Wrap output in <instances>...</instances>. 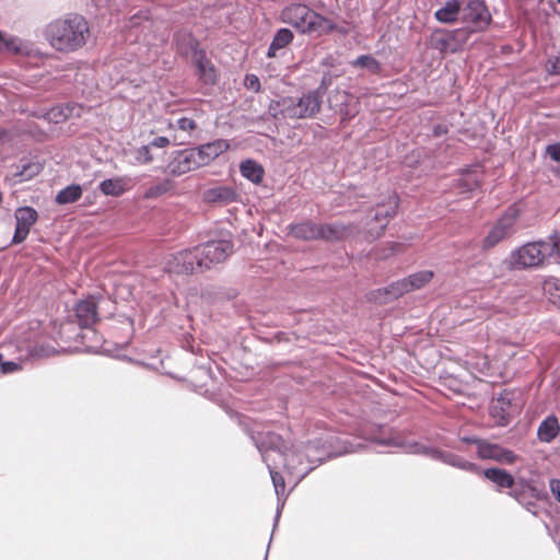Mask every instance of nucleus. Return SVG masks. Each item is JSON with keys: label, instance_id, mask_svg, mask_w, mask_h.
<instances>
[{"label": "nucleus", "instance_id": "nucleus-21", "mask_svg": "<svg viewBox=\"0 0 560 560\" xmlns=\"http://www.w3.org/2000/svg\"><path fill=\"white\" fill-rule=\"evenodd\" d=\"M434 460H439L443 464H446L448 466H452L464 471L472 474L480 472V466L478 464L469 462L455 453L442 451L440 448H436Z\"/></svg>", "mask_w": 560, "mask_h": 560}, {"label": "nucleus", "instance_id": "nucleus-52", "mask_svg": "<svg viewBox=\"0 0 560 560\" xmlns=\"http://www.w3.org/2000/svg\"><path fill=\"white\" fill-rule=\"evenodd\" d=\"M556 290L558 291V296L560 298V287H556Z\"/></svg>", "mask_w": 560, "mask_h": 560}, {"label": "nucleus", "instance_id": "nucleus-49", "mask_svg": "<svg viewBox=\"0 0 560 560\" xmlns=\"http://www.w3.org/2000/svg\"><path fill=\"white\" fill-rule=\"evenodd\" d=\"M550 490L555 498L560 502V480L559 479H552L550 481Z\"/></svg>", "mask_w": 560, "mask_h": 560}, {"label": "nucleus", "instance_id": "nucleus-50", "mask_svg": "<svg viewBox=\"0 0 560 560\" xmlns=\"http://www.w3.org/2000/svg\"><path fill=\"white\" fill-rule=\"evenodd\" d=\"M12 139L10 131L5 128H0V143H8Z\"/></svg>", "mask_w": 560, "mask_h": 560}, {"label": "nucleus", "instance_id": "nucleus-1", "mask_svg": "<svg viewBox=\"0 0 560 560\" xmlns=\"http://www.w3.org/2000/svg\"><path fill=\"white\" fill-rule=\"evenodd\" d=\"M44 37L58 52H75L83 48L90 38L89 23L83 15L68 13L50 21L45 26Z\"/></svg>", "mask_w": 560, "mask_h": 560}, {"label": "nucleus", "instance_id": "nucleus-24", "mask_svg": "<svg viewBox=\"0 0 560 560\" xmlns=\"http://www.w3.org/2000/svg\"><path fill=\"white\" fill-rule=\"evenodd\" d=\"M488 481L492 482L498 491L503 489H514L515 479L512 474L508 470L499 467H490L483 470L480 469V472Z\"/></svg>", "mask_w": 560, "mask_h": 560}, {"label": "nucleus", "instance_id": "nucleus-2", "mask_svg": "<svg viewBox=\"0 0 560 560\" xmlns=\"http://www.w3.org/2000/svg\"><path fill=\"white\" fill-rule=\"evenodd\" d=\"M326 89L325 81H322L317 89L304 92L301 96H283L271 101L268 112L275 119L314 118L320 112Z\"/></svg>", "mask_w": 560, "mask_h": 560}, {"label": "nucleus", "instance_id": "nucleus-23", "mask_svg": "<svg viewBox=\"0 0 560 560\" xmlns=\"http://www.w3.org/2000/svg\"><path fill=\"white\" fill-rule=\"evenodd\" d=\"M398 207V198L395 194L387 197L386 201L378 202L373 210L372 220L380 224V231L383 232L388 223L389 218L396 214Z\"/></svg>", "mask_w": 560, "mask_h": 560}, {"label": "nucleus", "instance_id": "nucleus-34", "mask_svg": "<svg viewBox=\"0 0 560 560\" xmlns=\"http://www.w3.org/2000/svg\"><path fill=\"white\" fill-rule=\"evenodd\" d=\"M433 278V271L431 270H422L416 273L410 275L405 278L408 284L409 291L418 290L429 283Z\"/></svg>", "mask_w": 560, "mask_h": 560}, {"label": "nucleus", "instance_id": "nucleus-10", "mask_svg": "<svg viewBox=\"0 0 560 560\" xmlns=\"http://www.w3.org/2000/svg\"><path fill=\"white\" fill-rule=\"evenodd\" d=\"M201 167L194 148L174 151L164 173L174 177L185 175Z\"/></svg>", "mask_w": 560, "mask_h": 560}, {"label": "nucleus", "instance_id": "nucleus-11", "mask_svg": "<svg viewBox=\"0 0 560 560\" xmlns=\"http://www.w3.org/2000/svg\"><path fill=\"white\" fill-rule=\"evenodd\" d=\"M105 303H108V301L103 298H96L94 295L79 301L74 307V313L79 326L82 329L92 328L94 324L100 319L98 308L102 307V304Z\"/></svg>", "mask_w": 560, "mask_h": 560}, {"label": "nucleus", "instance_id": "nucleus-53", "mask_svg": "<svg viewBox=\"0 0 560 560\" xmlns=\"http://www.w3.org/2000/svg\"><path fill=\"white\" fill-rule=\"evenodd\" d=\"M390 250H392V254H393V253H394V250H395V246H392V247H390Z\"/></svg>", "mask_w": 560, "mask_h": 560}, {"label": "nucleus", "instance_id": "nucleus-16", "mask_svg": "<svg viewBox=\"0 0 560 560\" xmlns=\"http://www.w3.org/2000/svg\"><path fill=\"white\" fill-rule=\"evenodd\" d=\"M191 61L196 68L198 80L206 85H214L217 82V71L211 60L208 59L206 51L198 48L197 43L191 46Z\"/></svg>", "mask_w": 560, "mask_h": 560}, {"label": "nucleus", "instance_id": "nucleus-42", "mask_svg": "<svg viewBox=\"0 0 560 560\" xmlns=\"http://www.w3.org/2000/svg\"><path fill=\"white\" fill-rule=\"evenodd\" d=\"M546 71L550 75H559L560 74V55L551 57L546 62Z\"/></svg>", "mask_w": 560, "mask_h": 560}, {"label": "nucleus", "instance_id": "nucleus-17", "mask_svg": "<svg viewBox=\"0 0 560 560\" xmlns=\"http://www.w3.org/2000/svg\"><path fill=\"white\" fill-rule=\"evenodd\" d=\"M240 195L235 188L225 185L210 187L202 192V199L207 203L226 206L238 201Z\"/></svg>", "mask_w": 560, "mask_h": 560}, {"label": "nucleus", "instance_id": "nucleus-7", "mask_svg": "<svg viewBox=\"0 0 560 560\" xmlns=\"http://www.w3.org/2000/svg\"><path fill=\"white\" fill-rule=\"evenodd\" d=\"M199 255L198 266L201 269H210L214 264L224 261L233 252V243L230 240H211L196 246Z\"/></svg>", "mask_w": 560, "mask_h": 560}, {"label": "nucleus", "instance_id": "nucleus-35", "mask_svg": "<svg viewBox=\"0 0 560 560\" xmlns=\"http://www.w3.org/2000/svg\"><path fill=\"white\" fill-rule=\"evenodd\" d=\"M351 65L355 68H364L374 74L380 73L382 69L381 62L371 55H361Z\"/></svg>", "mask_w": 560, "mask_h": 560}, {"label": "nucleus", "instance_id": "nucleus-19", "mask_svg": "<svg viewBox=\"0 0 560 560\" xmlns=\"http://www.w3.org/2000/svg\"><path fill=\"white\" fill-rule=\"evenodd\" d=\"M230 144L226 140L218 139L197 148H194L200 166H206L215 160L219 155L228 151Z\"/></svg>", "mask_w": 560, "mask_h": 560}, {"label": "nucleus", "instance_id": "nucleus-29", "mask_svg": "<svg viewBox=\"0 0 560 560\" xmlns=\"http://www.w3.org/2000/svg\"><path fill=\"white\" fill-rule=\"evenodd\" d=\"M302 448L305 452V459L308 466H315V468L322 464L327 457V452L323 448L320 441H312L306 444L301 443Z\"/></svg>", "mask_w": 560, "mask_h": 560}, {"label": "nucleus", "instance_id": "nucleus-27", "mask_svg": "<svg viewBox=\"0 0 560 560\" xmlns=\"http://www.w3.org/2000/svg\"><path fill=\"white\" fill-rule=\"evenodd\" d=\"M131 179L127 176L113 177L100 183L98 188L105 196L119 197L130 189Z\"/></svg>", "mask_w": 560, "mask_h": 560}, {"label": "nucleus", "instance_id": "nucleus-3", "mask_svg": "<svg viewBox=\"0 0 560 560\" xmlns=\"http://www.w3.org/2000/svg\"><path fill=\"white\" fill-rule=\"evenodd\" d=\"M252 440L254 441L257 450L261 455L262 462L266 464L269 470L275 487V492L278 498V506L273 524V527H276L280 518L281 509L284 504L281 501V497L285 489L284 478L280 472L276 470L278 464L281 463L278 457H282L283 439L279 434L268 431L259 432L256 435L253 434Z\"/></svg>", "mask_w": 560, "mask_h": 560}, {"label": "nucleus", "instance_id": "nucleus-43", "mask_svg": "<svg viewBox=\"0 0 560 560\" xmlns=\"http://www.w3.org/2000/svg\"><path fill=\"white\" fill-rule=\"evenodd\" d=\"M22 369L21 364L14 361H5L1 366L2 374H12Z\"/></svg>", "mask_w": 560, "mask_h": 560}, {"label": "nucleus", "instance_id": "nucleus-20", "mask_svg": "<svg viewBox=\"0 0 560 560\" xmlns=\"http://www.w3.org/2000/svg\"><path fill=\"white\" fill-rule=\"evenodd\" d=\"M377 442L381 445L385 446H395V447H401L405 450L408 454L413 455H423L427 457H430L431 459H434L435 452L438 447L429 446L425 444H422L420 442H401L394 438L385 439V440H377Z\"/></svg>", "mask_w": 560, "mask_h": 560}, {"label": "nucleus", "instance_id": "nucleus-22", "mask_svg": "<svg viewBox=\"0 0 560 560\" xmlns=\"http://www.w3.org/2000/svg\"><path fill=\"white\" fill-rule=\"evenodd\" d=\"M410 292L406 279L390 283L389 285L372 292V299L381 304L392 302L405 293Z\"/></svg>", "mask_w": 560, "mask_h": 560}, {"label": "nucleus", "instance_id": "nucleus-47", "mask_svg": "<svg viewBox=\"0 0 560 560\" xmlns=\"http://www.w3.org/2000/svg\"><path fill=\"white\" fill-rule=\"evenodd\" d=\"M149 144L151 148H165L170 144V139L164 136L155 137Z\"/></svg>", "mask_w": 560, "mask_h": 560}, {"label": "nucleus", "instance_id": "nucleus-39", "mask_svg": "<svg viewBox=\"0 0 560 560\" xmlns=\"http://www.w3.org/2000/svg\"><path fill=\"white\" fill-rule=\"evenodd\" d=\"M151 147L148 143L147 145H141L135 151V159L138 163L148 164L153 161V156L151 154Z\"/></svg>", "mask_w": 560, "mask_h": 560}, {"label": "nucleus", "instance_id": "nucleus-38", "mask_svg": "<svg viewBox=\"0 0 560 560\" xmlns=\"http://www.w3.org/2000/svg\"><path fill=\"white\" fill-rule=\"evenodd\" d=\"M88 331L82 335L83 340H89L92 345H88L86 349L89 352H97L98 345L101 343L102 337L92 328L86 329Z\"/></svg>", "mask_w": 560, "mask_h": 560}, {"label": "nucleus", "instance_id": "nucleus-41", "mask_svg": "<svg viewBox=\"0 0 560 560\" xmlns=\"http://www.w3.org/2000/svg\"><path fill=\"white\" fill-rule=\"evenodd\" d=\"M244 86L255 93L260 92L261 85L259 78L256 74L248 73L244 78Z\"/></svg>", "mask_w": 560, "mask_h": 560}, {"label": "nucleus", "instance_id": "nucleus-8", "mask_svg": "<svg viewBox=\"0 0 560 560\" xmlns=\"http://www.w3.org/2000/svg\"><path fill=\"white\" fill-rule=\"evenodd\" d=\"M278 459L283 464L287 471L295 477V483L300 482L305 478L315 466H308L305 459V452L302 448V444H294L290 448L287 447L283 441L282 457Z\"/></svg>", "mask_w": 560, "mask_h": 560}, {"label": "nucleus", "instance_id": "nucleus-12", "mask_svg": "<svg viewBox=\"0 0 560 560\" xmlns=\"http://www.w3.org/2000/svg\"><path fill=\"white\" fill-rule=\"evenodd\" d=\"M477 457L481 460H493L501 465H513L520 459L514 451L488 440L479 446Z\"/></svg>", "mask_w": 560, "mask_h": 560}, {"label": "nucleus", "instance_id": "nucleus-33", "mask_svg": "<svg viewBox=\"0 0 560 560\" xmlns=\"http://www.w3.org/2000/svg\"><path fill=\"white\" fill-rule=\"evenodd\" d=\"M82 196V187L78 184H71L61 189L56 196L58 205H68L78 201Z\"/></svg>", "mask_w": 560, "mask_h": 560}, {"label": "nucleus", "instance_id": "nucleus-25", "mask_svg": "<svg viewBox=\"0 0 560 560\" xmlns=\"http://www.w3.org/2000/svg\"><path fill=\"white\" fill-rule=\"evenodd\" d=\"M520 487L512 489L509 492L513 499H515L521 505H523L528 512L536 515V503L533 501L537 497V490L532 487L528 482L521 480Z\"/></svg>", "mask_w": 560, "mask_h": 560}, {"label": "nucleus", "instance_id": "nucleus-32", "mask_svg": "<svg viewBox=\"0 0 560 560\" xmlns=\"http://www.w3.org/2000/svg\"><path fill=\"white\" fill-rule=\"evenodd\" d=\"M293 40V33L291 30L282 27L277 31V33L273 35V38L269 45L267 57L268 58H276L277 52L280 49H283L287 47L291 42Z\"/></svg>", "mask_w": 560, "mask_h": 560}, {"label": "nucleus", "instance_id": "nucleus-5", "mask_svg": "<svg viewBox=\"0 0 560 560\" xmlns=\"http://www.w3.org/2000/svg\"><path fill=\"white\" fill-rule=\"evenodd\" d=\"M290 233L302 241H339L346 234V228L341 224H316L312 221H304L290 225Z\"/></svg>", "mask_w": 560, "mask_h": 560}, {"label": "nucleus", "instance_id": "nucleus-48", "mask_svg": "<svg viewBox=\"0 0 560 560\" xmlns=\"http://www.w3.org/2000/svg\"><path fill=\"white\" fill-rule=\"evenodd\" d=\"M48 116H49V119H52L55 122H59V121H61L62 119H66L68 115H67L66 113H63V110H62V109H59V110H57V109H52V110L48 114Z\"/></svg>", "mask_w": 560, "mask_h": 560}, {"label": "nucleus", "instance_id": "nucleus-14", "mask_svg": "<svg viewBox=\"0 0 560 560\" xmlns=\"http://www.w3.org/2000/svg\"><path fill=\"white\" fill-rule=\"evenodd\" d=\"M0 51L22 57H37L40 55L34 43L8 35L2 31H0Z\"/></svg>", "mask_w": 560, "mask_h": 560}, {"label": "nucleus", "instance_id": "nucleus-30", "mask_svg": "<svg viewBox=\"0 0 560 560\" xmlns=\"http://www.w3.org/2000/svg\"><path fill=\"white\" fill-rule=\"evenodd\" d=\"M240 172L243 177H245L255 185L260 184L265 175L264 167L258 162L252 159H247L241 162Z\"/></svg>", "mask_w": 560, "mask_h": 560}, {"label": "nucleus", "instance_id": "nucleus-15", "mask_svg": "<svg viewBox=\"0 0 560 560\" xmlns=\"http://www.w3.org/2000/svg\"><path fill=\"white\" fill-rule=\"evenodd\" d=\"M15 231L12 238V244L23 243L31 231V228L37 222V211L28 206L19 207L14 212Z\"/></svg>", "mask_w": 560, "mask_h": 560}, {"label": "nucleus", "instance_id": "nucleus-31", "mask_svg": "<svg viewBox=\"0 0 560 560\" xmlns=\"http://www.w3.org/2000/svg\"><path fill=\"white\" fill-rule=\"evenodd\" d=\"M462 3L459 0H450L442 8L435 11V19L445 24H451L457 21L462 12Z\"/></svg>", "mask_w": 560, "mask_h": 560}, {"label": "nucleus", "instance_id": "nucleus-4", "mask_svg": "<svg viewBox=\"0 0 560 560\" xmlns=\"http://www.w3.org/2000/svg\"><path fill=\"white\" fill-rule=\"evenodd\" d=\"M281 19L299 32L308 35L322 36L337 30V25L331 20L302 3H292L285 7L281 12Z\"/></svg>", "mask_w": 560, "mask_h": 560}, {"label": "nucleus", "instance_id": "nucleus-9", "mask_svg": "<svg viewBox=\"0 0 560 560\" xmlns=\"http://www.w3.org/2000/svg\"><path fill=\"white\" fill-rule=\"evenodd\" d=\"M199 255L196 247L184 249L170 255L165 262V270L170 273L189 275L202 272L203 269L198 266Z\"/></svg>", "mask_w": 560, "mask_h": 560}, {"label": "nucleus", "instance_id": "nucleus-13", "mask_svg": "<svg viewBox=\"0 0 560 560\" xmlns=\"http://www.w3.org/2000/svg\"><path fill=\"white\" fill-rule=\"evenodd\" d=\"M462 18L476 30H485L491 22V14L483 0H467L462 7Z\"/></svg>", "mask_w": 560, "mask_h": 560}, {"label": "nucleus", "instance_id": "nucleus-18", "mask_svg": "<svg viewBox=\"0 0 560 560\" xmlns=\"http://www.w3.org/2000/svg\"><path fill=\"white\" fill-rule=\"evenodd\" d=\"M351 100L352 96L341 90L330 91L327 96L329 108L334 110V113L339 114L342 121L349 120L355 115V112H352L349 107Z\"/></svg>", "mask_w": 560, "mask_h": 560}, {"label": "nucleus", "instance_id": "nucleus-28", "mask_svg": "<svg viewBox=\"0 0 560 560\" xmlns=\"http://www.w3.org/2000/svg\"><path fill=\"white\" fill-rule=\"evenodd\" d=\"M560 432V424L556 416H548L537 429V438L542 443L552 442Z\"/></svg>", "mask_w": 560, "mask_h": 560}, {"label": "nucleus", "instance_id": "nucleus-45", "mask_svg": "<svg viewBox=\"0 0 560 560\" xmlns=\"http://www.w3.org/2000/svg\"><path fill=\"white\" fill-rule=\"evenodd\" d=\"M39 170H40V166L38 164L27 165V166L23 167V170L21 171L20 175L24 179H28L32 176H34L35 174H37L39 172Z\"/></svg>", "mask_w": 560, "mask_h": 560}, {"label": "nucleus", "instance_id": "nucleus-46", "mask_svg": "<svg viewBox=\"0 0 560 560\" xmlns=\"http://www.w3.org/2000/svg\"><path fill=\"white\" fill-rule=\"evenodd\" d=\"M460 441L466 444H474L476 446V453L479 452V446H481V443H485L486 439H481L478 436H462Z\"/></svg>", "mask_w": 560, "mask_h": 560}, {"label": "nucleus", "instance_id": "nucleus-6", "mask_svg": "<svg viewBox=\"0 0 560 560\" xmlns=\"http://www.w3.org/2000/svg\"><path fill=\"white\" fill-rule=\"evenodd\" d=\"M547 258L544 241L527 243L512 252L510 267L512 269H527L541 266Z\"/></svg>", "mask_w": 560, "mask_h": 560}, {"label": "nucleus", "instance_id": "nucleus-51", "mask_svg": "<svg viewBox=\"0 0 560 560\" xmlns=\"http://www.w3.org/2000/svg\"><path fill=\"white\" fill-rule=\"evenodd\" d=\"M498 402L501 404V409L502 410H503V406L504 405H510V401L509 400L505 401V399L502 398V397L498 399Z\"/></svg>", "mask_w": 560, "mask_h": 560}, {"label": "nucleus", "instance_id": "nucleus-36", "mask_svg": "<svg viewBox=\"0 0 560 560\" xmlns=\"http://www.w3.org/2000/svg\"><path fill=\"white\" fill-rule=\"evenodd\" d=\"M170 188H171L170 180L164 179L162 182H159V183L150 186L144 191V198H147V199L158 198V197L166 194L170 190Z\"/></svg>", "mask_w": 560, "mask_h": 560}, {"label": "nucleus", "instance_id": "nucleus-26", "mask_svg": "<svg viewBox=\"0 0 560 560\" xmlns=\"http://www.w3.org/2000/svg\"><path fill=\"white\" fill-rule=\"evenodd\" d=\"M513 224L514 219L512 217L501 218L486 236L483 241L485 247H493L504 240L512 232Z\"/></svg>", "mask_w": 560, "mask_h": 560}, {"label": "nucleus", "instance_id": "nucleus-37", "mask_svg": "<svg viewBox=\"0 0 560 560\" xmlns=\"http://www.w3.org/2000/svg\"><path fill=\"white\" fill-rule=\"evenodd\" d=\"M544 245L547 258L556 257L560 259V237H549L544 241Z\"/></svg>", "mask_w": 560, "mask_h": 560}, {"label": "nucleus", "instance_id": "nucleus-44", "mask_svg": "<svg viewBox=\"0 0 560 560\" xmlns=\"http://www.w3.org/2000/svg\"><path fill=\"white\" fill-rule=\"evenodd\" d=\"M546 152L553 161L560 162V142L547 145Z\"/></svg>", "mask_w": 560, "mask_h": 560}, {"label": "nucleus", "instance_id": "nucleus-54", "mask_svg": "<svg viewBox=\"0 0 560 560\" xmlns=\"http://www.w3.org/2000/svg\"><path fill=\"white\" fill-rule=\"evenodd\" d=\"M264 560H267V555L265 556Z\"/></svg>", "mask_w": 560, "mask_h": 560}, {"label": "nucleus", "instance_id": "nucleus-55", "mask_svg": "<svg viewBox=\"0 0 560 560\" xmlns=\"http://www.w3.org/2000/svg\"><path fill=\"white\" fill-rule=\"evenodd\" d=\"M560 3V0H557Z\"/></svg>", "mask_w": 560, "mask_h": 560}, {"label": "nucleus", "instance_id": "nucleus-40", "mask_svg": "<svg viewBox=\"0 0 560 560\" xmlns=\"http://www.w3.org/2000/svg\"><path fill=\"white\" fill-rule=\"evenodd\" d=\"M172 126L186 132H190L197 128L196 121L192 118L188 117H180L176 119L175 122L172 124Z\"/></svg>", "mask_w": 560, "mask_h": 560}]
</instances>
